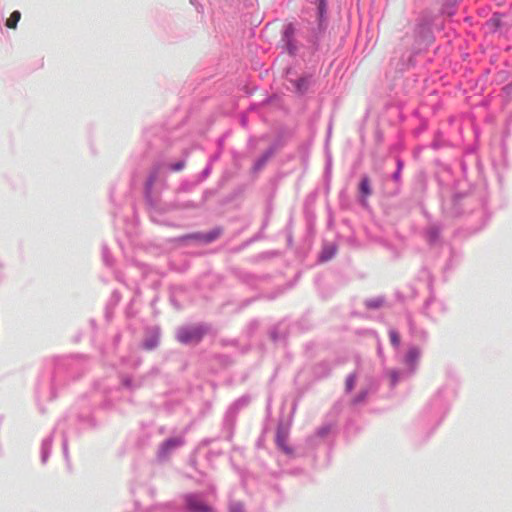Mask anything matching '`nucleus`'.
I'll return each mask as SVG.
<instances>
[{
	"label": "nucleus",
	"mask_w": 512,
	"mask_h": 512,
	"mask_svg": "<svg viewBox=\"0 0 512 512\" xmlns=\"http://www.w3.org/2000/svg\"><path fill=\"white\" fill-rule=\"evenodd\" d=\"M203 335L200 327L184 328L179 330L177 338L182 343L198 342Z\"/></svg>",
	"instance_id": "obj_1"
},
{
	"label": "nucleus",
	"mask_w": 512,
	"mask_h": 512,
	"mask_svg": "<svg viewBox=\"0 0 512 512\" xmlns=\"http://www.w3.org/2000/svg\"><path fill=\"white\" fill-rule=\"evenodd\" d=\"M187 508L190 512H214V509L202 501L196 495H188L186 497Z\"/></svg>",
	"instance_id": "obj_2"
},
{
	"label": "nucleus",
	"mask_w": 512,
	"mask_h": 512,
	"mask_svg": "<svg viewBox=\"0 0 512 512\" xmlns=\"http://www.w3.org/2000/svg\"><path fill=\"white\" fill-rule=\"evenodd\" d=\"M288 431L282 427H279L276 434V442L280 449L286 453H290L291 449L287 445Z\"/></svg>",
	"instance_id": "obj_3"
},
{
	"label": "nucleus",
	"mask_w": 512,
	"mask_h": 512,
	"mask_svg": "<svg viewBox=\"0 0 512 512\" xmlns=\"http://www.w3.org/2000/svg\"><path fill=\"white\" fill-rule=\"evenodd\" d=\"M183 444V440L181 438H171L165 441L162 445V451L164 453L169 452L171 449L181 446Z\"/></svg>",
	"instance_id": "obj_4"
},
{
	"label": "nucleus",
	"mask_w": 512,
	"mask_h": 512,
	"mask_svg": "<svg viewBox=\"0 0 512 512\" xmlns=\"http://www.w3.org/2000/svg\"><path fill=\"white\" fill-rule=\"evenodd\" d=\"M360 192L364 197H368L371 195V187H370V181L368 177H363L360 186H359Z\"/></svg>",
	"instance_id": "obj_5"
},
{
	"label": "nucleus",
	"mask_w": 512,
	"mask_h": 512,
	"mask_svg": "<svg viewBox=\"0 0 512 512\" xmlns=\"http://www.w3.org/2000/svg\"><path fill=\"white\" fill-rule=\"evenodd\" d=\"M20 18L21 14L19 11L12 12L10 17L6 21V26L10 29H15Z\"/></svg>",
	"instance_id": "obj_6"
},
{
	"label": "nucleus",
	"mask_w": 512,
	"mask_h": 512,
	"mask_svg": "<svg viewBox=\"0 0 512 512\" xmlns=\"http://www.w3.org/2000/svg\"><path fill=\"white\" fill-rule=\"evenodd\" d=\"M420 356V351L417 348H411L406 356V361L409 364H414Z\"/></svg>",
	"instance_id": "obj_7"
},
{
	"label": "nucleus",
	"mask_w": 512,
	"mask_h": 512,
	"mask_svg": "<svg viewBox=\"0 0 512 512\" xmlns=\"http://www.w3.org/2000/svg\"><path fill=\"white\" fill-rule=\"evenodd\" d=\"M335 253H336V248L334 246L325 247L321 254V260H323V261L330 260L334 256Z\"/></svg>",
	"instance_id": "obj_8"
},
{
	"label": "nucleus",
	"mask_w": 512,
	"mask_h": 512,
	"mask_svg": "<svg viewBox=\"0 0 512 512\" xmlns=\"http://www.w3.org/2000/svg\"><path fill=\"white\" fill-rule=\"evenodd\" d=\"M355 383H356V376H355V374H350L347 377L346 382H345V387H346L347 392H350V391L353 390V388L355 386Z\"/></svg>",
	"instance_id": "obj_9"
},
{
	"label": "nucleus",
	"mask_w": 512,
	"mask_h": 512,
	"mask_svg": "<svg viewBox=\"0 0 512 512\" xmlns=\"http://www.w3.org/2000/svg\"><path fill=\"white\" fill-rule=\"evenodd\" d=\"M390 341L394 346H398L400 344V337L398 333L394 330L389 332Z\"/></svg>",
	"instance_id": "obj_10"
},
{
	"label": "nucleus",
	"mask_w": 512,
	"mask_h": 512,
	"mask_svg": "<svg viewBox=\"0 0 512 512\" xmlns=\"http://www.w3.org/2000/svg\"><path fill=\"white\" fill-rule=\"evenodd\" d=\"M219 236V231H214L212 233H209L203 237V240L205 242H211L215 240Z\"/></svg>",
	"instance_id": "obj_11"
},
{
	"label": "nucleus",
	"mask_w": 512,
	"mask_h": 512,
	"mask_svg": "<svg viewBox=\"0 0 512 512\" xmlns=\"http://www.w3.org/2000/svg\"><path fill=\"white\" fill-rule=\"evenodd\" d=\"M230 512H244V509L241 504H234L231 506Z\"/></svg>",
	"instance_id": "obj_12"
},
{
	"label": "nucleus",
	"mask_w": 512,
	"mask_h": 512,
	"mask_svg": "<svg viewBox=\"0 0 512 512\" xmlns=\"http://www.w3.org/2000/svg\"><path fill=\"white\" fill-rule=\"evenodd\" d=\"M184 167L183 162H178L172 166V170L174 171H180Z\"/></svg>",
	"instance_id": "obj_13"
},
{
	"label": "nucleus",
	"mask_w": 512,
	"mask_h": 512,
	"mask_svg": "<svg viewBox=\"0 0 512 512\" xmlns=\"http://www.w3.org/2000/svg\"><path fill=\"white\" fill-rule=\"evenodd\" d=\"M391 379L394 384L398 380V373L396 371L391 372Z\"/></svg>",
	"instance_id": "obj_14"
},
{
	"label": "nucleus",
	"mask_w": 512,
	"mask_h": 512,
	"mask_svg": "<svg viewBox=\"0 0 512 512\" xmlns=\"http://www.w3.org/2000/svg\"><path fill=\"white\" fill-rule=\"evenodd\" d=\"M323 7H324V1L321 0V3H320V11L322 12L323 11Z\"/></svg>",
	"instance_id": "obj_15"
},
{
	"label": "nucleus",
	"mask_w": 512,
	"mask_h": 512,
	"mask_svg": "<svg viewBox=\"0 0 512 512\" xmlns=\"http://www.w3.org/2000/svg\"><path fill=\"white\" fill-rule=\"evenodd\" d=\"M379 305H380V303H379V302H375V303H373V304H370V306H372V307H378Z\"/></svg>",
	"instance_id": "obj_16"
},
{
	"label": "nucleus",
	"mask_w": 512,
	"mask_h": 512,
	"mask_svg": "<svg viewBox=\"0 0 512 512\" xmlns=\"http://www.w3.org/2000/svg\"><path fill=\"white\" fill-rule=\"evenodd\" d=\"M398 175L399 173L397 172L395 175H394V178L397 179L398 178Z\"/></svg>",
	"instance_id": "obj_17"
}]
</instances>
